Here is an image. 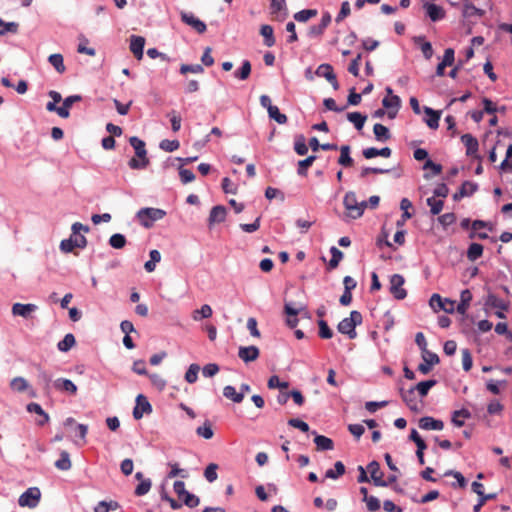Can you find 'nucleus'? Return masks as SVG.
Wrapping results in <instances>:
<instances>
[{
    "mask_svg": "<svg viewBox=\"0 0 512 512\" xmlns=\"http://www.w3.org/2000/svg\"><path fill=\"white\" fill-rule=\"evenodd\" d=\"M130 145L134 148L136 157L129 160V167L131 169H144L149 165V159L147 157V150L145 148V142L136 136H132L129 139Z\"/></svg>",
    "mask_w": 512,
    "mask_h": 512,
    "instance_id": "f257e3e1",
    "label": "nucleus"
},
{
    "mask_svg": "<svg viewBox=\"0 0 512 512\" xmlns=\"http://www.w3.org/2000/svg\"><path fill=\"white\" fill-rule=\"evenodd\" d=\"M343 205L345 208V217L348 219L360 218L365 209L367 208V202L357 200L356 194L353 191H349L343 198Z\"/></svg>",
    "mask_w": 512,
    "mask_h": 512,
    "instance_id": "f03ea898",
    "label": "nucleus"
},
{
    "mask_svg": "<svg viewBox=\"0 0 512 512\" xmlns=\"http://www.w3.org/2000/svg\"><path fill=\"white\" fill-rule=\"evenodd\" d=\"M362 323V315L359 311H351L350 316L341 320L337 326L340 333L348 335L350 339L357 336L355 328Z\"/></svg>",
    "mask_w": 512,
    "mask_h": 512,
    "instance_id": "7ed1b4c3",
    "label": "nucleus"
},
{
    "mask_svg": "<svg viewBox=\"0 0 512 512\" xmlns=\"http://www.w3.org/2000/svg\"><path fill=\"white\" fill-rule=\"evenodd\" d=\"M166 212L159 208H142L137 212V219L145 228H151L155 221L161 220Z\"/></svg>",
    "mask_w": 512,
    "mask_h": 512,
    "instance_id": "20e7f679",
    "label": "nucleus"
},
{
    "mask_svg": "<svg viewBox=\"0 0 512 512\" xmlns=\"http://www.w3.org/2000/svg\"><path fill=\"white\" fill-rule=\"evenodd\" d=\"M41 498V492L37 487H30L22 493L18 499V504L21 507L35 508Z\"/></svg>",
    "mask_w": 512,
    "mask_h": 512,
    "instance_id": "39448f33",
    "label": "nucleus"
},
{
    "mask_svg": "<svg viewBox=\"0 0 512 512\" xmlns=\"http://www.w3.org/2000/svg\"><path fill=\"white\" fill-rule=\"evenodd\" d=\"M405 279L400 274H394L390 277V293L397 300H403L407 296V291L403 288Z\"/></svg>",
    "mask_w": 512,
    "mask_h": 512,
    "instance_id": "423d86ee",
    "label": "nucleus"
},
{
    "mask_svg": "<svg viewBox=\"0 0 512 512\" xmlns=\"http://www.w3.org/2000/svg\"><path fill=\"white\" fill-rule=\"evenodd\" d=\"M87 244V240L83 235L71 236L69 239H64L60 243V249L64 253H69L74 248H84Z\"/></svg>",
    "mask_w": 512,
    "mask_h": 512,
    "instance_id": "0eeeda50",
    "label": "nucleus"
},
{
    "mask_svg": "<svg viewBox=\"0 0 512 512\" xmlns=\"http://www.w3.org/2000/svg\"><path fill=\"white\" fill-rule=\"evenodd\" d=\"M332 20L331 14L329 12H324L321 18V21L317 25H312L308 29V37L310 38H319L324 34L326 28L330 25Z\"/></svg>",
    "mask_w": 512,
    "mask_h": 512,
    "instance_id": "6e6552de",
    "label": "nucleus"
},
{
    "mask_svg": "<svg viewBox=\"0 0 512 512\" xmlns=\"http://www.w3.org/2000/svg\"><path fill=\"white\" fill-rule=\"evenodd\" d=\"M430 305L434 310H443L447 313L455 311L456 302L449 299H442L440 295L433 294L430 298Z\"/></svg>",
    "mask_w": 512,
    "mask_h": 512,
    "instance_id": "1a4fd4ad",
    "label": "nucleus"
},
{
    "mask_svg": "<svg viewBox=\"0 0 512 512\" xmlns=\"http://www.w3.org/2000/svg\"><path fill=\"white\" fill-rule=\"evenodd\" d=\"M315 73L319 77H324L332 85L334 90L339 89L337 77L334 73L333 67L330 64L324 63L319 65Z\"/></svg>",
    "mask_w": 512,
    "mask_h": 512,
    "instance_id": "9d476101",
    "label": "nucleus"
},
{
    "mask_svg": "<svg viewBox=\"0 0 512 512\" xmlns=\"http://www.w3.org/2000/svg\"><path fill=\"white\" fill-rule=\"evenodd\" d=\"M65 426L70 428V434L75 438V443L77 445H82L83 443L78 442L77 439L84 440L87 433V427L83 424H77L72 418H68L66 420Z\"/></svg>",
    "mask_w": 512,
    "mask_h": 512,
    "instance_id": "9b49d317",
    "label": "nucleus"
},
{
    "mask_svg": "<svg viewBox=\"0 0 512 512\" xmlns=\"http://www.w3.org/2000/svg\"><path fill=\"white\" fill-rule=\"evenodd\" d=\"M151 411L152 407L147 398L144 395L139 394L136 397V406L133 410V417L136 420H139L143 417L144 413H150Z\"/></svg>",
    "mask_w": 512,
    "mask_h": 512,
    "instance_id": "f8f14e48",
    "label": "nucleus"
},
{
    "mask_svg": "<svg viewBox=\"0 0 512 512\" xmlns=\"http://www.w3.org/2000/svg\"><path fill=\"white\" fill-rule=\"evenodd\" d=\"M367 470L375 486H387V482L383 480V472L380 470V465L377 461H372L368 464Z\"/></svg>",
    "mask_w": 512,
    "mask_h": 512,
    "instance_id": "ddd939ff",
    "label": "nucleus"
},
{
    "mask_svg": "<svg viewBox=\"0 0 512 512\" xmlns=\"http://www.w3.org/2000/svg\"><path fill=\"white\" fill-rule=\"evenodd\" d=\"M181 20L185 24L191 26L199 34H203L207 29L206 24L203 21H201L200 19H198L197 17H195L193 14H188L186 12H182Z\"/></svg>",
    "mask_w": 512,
    "mask_h": 512,
    "instance_id": "4468645a",
    "label": "nucleus"
},
{
    "mask_svg": "<svg viewBox=\"0 0 512 512\" xmlns=\"http://www.w3.org/2000/svg\"><path fill=\"white\" fill-rule=\"evenodd\" d=\"M423 360L424 362L418 365V371L422 374H428L431 367L439 363L438 355L429 351L423 353Z\"/></svg>",
    "mask_w": 512,
    "mask_h": 512,
    "instance_id": "2eb2a0df",
    "label": "nucleus"
},
{
    "mask_svg": "<svg viewBox=\"0 0 512 512\" xmlns=\"http://www.w3.org/2000/svg\"><path fill=\"white\" fill-rule=\"evenodd\" d=\"M259 354L260 351L256 346H241L238 351V357L246 363L255 361Z\"/></svg>",
    "mask_w": 512,
    "mask_h": 512,
    "instance_id": "dca6fc26",
    "label": "nucleus"
},
{
    "mask_svg": "<svg viewBox=\"0 0 512 512\" xmlns=\"http://www.w3.org/2000/svg\"><path fill=\"white\" fill-rule=\"evenodd\" d=\"M382 105L389 110V118H394L401 106V100L397 95H391L390 97H385L382 100Z\"/></svg>",
    "mask_w": 512,
    "mask_h": 512,
    "instance_id": "f3484780",
    "label": "nucleus"
},
{
    "mask_svg": "<svg viewBox=\"0 0 512 512\" xmlns=\"http://www.w3.org/2000/svg\"><path fill=\"white\" fill-rule=\"evenodd\" d=\"M53 386L56 390L60 392H66L70 395H75L77 393V386L69 379L66 378H58L53 382Z\"/></svg>",
    "mask_w": 512,
    "mask_h": 512,
    "instance_id": "a211bd4d",
    "label": "nucleus"
},
{
    "mask_svg": "<svg viewBox=\"0 0 512 512\" xmlns=\"http://www.w3.org/2000/svg\"><path fill=\"white\" fill-rule=\"evenodd\" d=\"M145 45V38L142 36L132 35L130 40V50L136 59L143 58V49Z\"/></svg>",
    "mask_w": 512,
    "mask_h": 512,
    "instance_id": "6ab92c4d",
    "label": "nucleus"
},
{
    "mask_svg": "<svg viewBox=\"0 0 512 512\" xmlns=\"http://www.w3.org/2000/svg\"><path fill=\"white\" fill-rule=\"evenodd\" d=\"M477 189H478L477 183L471 182V181H465L462 183L459 191L453 195V199L455 201H458L463 197L471 196L477 191Z\"/></svg>",
    "mask_w": 512,
    "mask_h": 512,
    "instance_id": "aec40b11",
    "label": "nucleus"
},
{
    "mask_svg": "<svg viewBox=\"0 0 512 512\" xmlns=\"http://www.w3.org/2000/svg\"><path fill=\"white\" fill-rule=\"evenodd\" d=\"M424 8L426 10L427 16L431 19V21L436 22L443 19L446 15L445 10L436 4L433 3H425Z\"/></svg>",
    "mask_w": 512,
    "mask_h": 512,
    "instance_id": "412c9836",
    "label": "nucleus"
},
{
    "mask_svg": "<svg viewBox=\"0 0 512 512\" xmlns=\"http://www.w3.org/2000/svg\"><path fill=\"white\" fill-rule=\"evenodd\" d=\"M37 306L35 304H22L15 303L12 306V314L15 316H21L23 318H29L33 312H35Z\"/></svg>",
    "mask_w": 512,
    "mask_h": 512,
    "instance_id": "4be33fe9",
    "label": "nucleus"
},
{
    "mask_svg": "<svg viewBox=\"0 0 512 512\" xmlns=\"http://www.w3.org/2000/svg\"><path fill=\"white\" fill-rule=\"evenodd\" d=\"M461 141L466 147V154L468 156H475L479 147L478 140L471 134L467 133L461 136Z\"/></svg>",
    "mask_w": 512,
    "mask_h": 512,
    "instance_id": "5701e85b",
    "label": "nucleus"
},
{
    "mask_svg": "<svg viewBox=\"0 0 512 512\" xmlns=\"http://www.w3.org/2000/svg\"><path fill=\"white\" fill-rule=\"evenodd\" d=\"M443 422L433 417L425 416L419 420V427L423 430H442Z\"/></svg>",
    "mask_w": 512,
    "mask_h": 512,
    "instance_id": "b1692460",
    "label": "nucleus"
},
{
    "mask_svg": "<svg viewBox=\"0 0 512 512\" xmlns=\"http://www.w3.org/2000/svg\"><path fill=\"white\" fill-rule=\"evenodd\" d=\"M415 391L416 390H415L414 387L410 388L409 390H404V389L400 390L401 397H402L403 401L407 404V406L411 410H417L418 409V403H417V400H416V393H415Z\"/></svg>",
    "mask_w": 512,
    "mask_h": 512,
    "instance_id": "393cba45",
    "label": "nucleus"
},
{
    "mask_svg": "<svg viewBox=\"0 0 512 512\" xmlns=\"http://www.w3.org/2000/svg\"><path fill=\"white\" fill-rule=\"evenodd\" d=\"M392 150L389 147H384L381 149H377L374 147H369L363 150L362 154L366 159H372L377 156H382L388 158L391 156Z\"/></svg>",
    "mask_w": 512,
    "mask_h": 512,
    "instance_id": "a878e982",
    "label": "nucleus"
},
{
    "mask_svg": "<svg viewBox=\"0 0 512 512\" xmlns=\"http://www.w3.org/2000/svg\"><path fill=\"white\" fill-rule=\"evenodd\" d=\"M226 218V208L222 205L214 206L209 215V224L221 223Z\"/></svg>",
    "mask_w": 512,
    "mask_h": 512,
    "instance_id": "bb28decb",
    "label": "nucleus"
},
{
    "mask_svg": "<svg viewBox=\"0 0 512 512\" xmlns=\"http://www.w3.org/2000/svg\"><path fill=\"white\" fill-rule=\"evenodd\" d=\"M424 112L428 116V119H426L427 126L431 129H437L439 126L441 112L435 111L430 107H424Z\"/></svg>",
    "mask_w": 512,
    "mask_h": 512,
    "instance_id": "cd10ccee",
    "label": "nucleus"
},
{
    "mask_svg": "<svg viewBox=\"0 0 512 512\" xmlns=\"http://www.w3.org/2000/svg\"><path fill=\"white\" fill-rule=\"evenodd\" d=\"M260 34L264 38L265 46L272 47L275 45L274 30L271 25H262L260 28Z\"/></svg>",
    "mask_w": 512,
    "mask_h": 512,
    "instance_id": "c85d7f7f",
    "label": "nucleus"
},
{
    "mask_svg": "<svg viewBox=\"0 0 512 512\" xmlns=\"http://www.w3.org/2000/svg\"><path fill=\"white\" fill-rule=\"evenodd\" d=\"M284 311L287 314L286 323L290 328H295L298 325L297 315L299 313L298 309L293 308L290 304L286 303L284 306Z\"/></svg>",
    "mask_w": 512,
    "mask_h": 512,
    "instance_id": "c756f323",
    "label": "nucleus"
},
{
    "mask_svg": "<svg viewBox=\"0 0 512 512\" xmlns=\"http://www.w3.org/2000/svg\"><path fill=\"white\" fill-rule=\"evenodd\" d=\"M27 410L30 413H36L39 416V419H37V423L39 425H44L49 420L48 414L45 413L42 407L37 403L28 404Z\"/></svg>",
    "mask_w": 512,
    "mask_h": 512,
    "instance_id": "7c9ffc66",
    "label": "nucleus"
},
{
    "mask_svg": "<svg viewBox=\"0 0 512 512\" xmlns=\"http://www.w3.org/2000/svg\"><path fill=\"white\" fill-rule=\"evenodd\" d=\"M414 43L420 45L421 51L426 59H430L433 55V48L430 42L425 41L424 36L414 37Z\"/></svg>",
    "mask_w": 512,
    "mask_h": 512,
    "instance_id": "2f4dec72",
    "label": "nucleus"
},
{
    "mask_svg": "<svg viewBox=\"0 0 512 512\" xmlns=\"http://www.w3.org/2000/svg\"><path fill=\"white\" fill-rule=\"evenodd\" d=\"M373 133L375 135V138L381 142H385L391 138L389 129L380 123H376L374 125Z\"/></svg>",
    "mask_w": 512,
    "mask_h": 512,
    "instance_id": "473e14b6",
    "label": "nucleus"
},
{
    "mask_svg": "<svg viewBox=\"0 0 512 512\" xmlns=\"http://www.w3.org/2000/svg\"><path fill=\"white\" fill-rule=\"evenodd\" d=\"M485 305L488 307L497 308L500 310L508 309V304L505 301H503L502 299H500L499 297H497L495 294H492V293L488 294L486 301H485Z\"/></svg>",
    "mask_w": 512,
    "mask_h": 512,
    "instance_id": "72a5a7b5",
    "label": "nucleus"
},
{
    "mask_svg": "<svg viewBox=\"0 0 512 512\" xmlns=\"http://www.w3.org/2000/svg\"><path fill=\"white\" fill-rule=\"evenodd\" d=\"M119 508H120V504L117 501H114V500L100 501L94 507V512H109V511H115Z\"/></svg>",
    "mask_w": 512,
    "mask_h": 512,
    "instance_id": "f704fd0d",
    "label": "nucleus"
},
{
    "mask_svg": "<svg viewBox=\"0 0 512 512\" xmlns=\"http://www.w3.org/2000/svg\"><path fill=\"white\" fill-rule=\"evenodd\" d=\"M338 163L344 167H351L354 163L353 159L350 157V146L343 145L340 148V157L338 159Z\"/></svg>",
    "mask_w": 512,
    "mask_h": 512,
    "instance_id": "c9c22d12",
    "label": "nucleus"
},
{
    "mask_svg": "<svg viewBox=\"0 0 512 512\" xmlns=\"http://www.w3.org/2000/svg\"><path fill=\"white\" fill-rule=\"evenodd\" d=\"M462 14L465 18H471L474 16L482 17L484 15V11L475 7L472 3L465 2L463 4Z\"/></svg>",
    "mask_w": 512,
    "mask_h": 512,
    "instance_id": "e433bc0d",
    "label": "nucleus"
},
{
    "mask_svg": "<svg viewBox=\"0 0 512 512\" xmlns=\"http://www.w3.org/2000/svg\"><path fill=\"white\" fill-rule=\"evenodd\" d=\"M49 63L55 68V70L62 74L65 72L66 67L64 65L63 56L59 53L51 54L48 58Z\"/></svg>",
    "mask_w": 512,
    "mask_h": 512,
    "instance_id": "4c0bfd02",
    "label": "nucleus"
},
{
    "mask_svg": "<svg viewBox=\"0 0 512 512\" xmlns=\"http://www.w3.org/2000/svg\"><path fill=\"white\" fill-rule=\"evenodd\" d=\"M212 308L208 304H204L200 309H196L192 312V319L194 321H200L204 318H209L212 316Z\"/></svg>",
    "mask_w": 512,
    "mask_h": 512,
    "instance_id": "58836bf2",
    "label": "nucleus"
},
{
    "mask_svg": "<svg viewBox=\"0 0 512 512\" xmlns=\"http://www.w3.org/2000/svg\"><path fill=\"white\" fill-rule=\"evenodd\" d=\"M223 395L234 403H241L243 401V393L237 392L235 387L231 385L224 387Z\"/></svg>",
    "mask_w": 512,
    "mask_h": 512,
    "instance_id": "ea45409f",
    "label": "nucleus"
},
{
    "mask_svg": "<svg viewBox=\"0 0 512 512\" xmlns=\"http://www.w3.org/2000/svg\"><path fill=\"white\" fill-rule=\"evenodd\" d=\"M483 246L479 243H471L467 250V258L470 261H476L483 254Z\"/></svg>",
    "mask_w": 512,
    "mask_h": 512,
    "instance_id": "a19ab883",
    "label": "nucleus"
},
{
    "mask_svg": "<svg viewBox=\"0 0 512 512\" xmlns=\"http://www.w3.org/2000/svg\"><path fill=\"white\" fill-rule=\"evenodd\" d=\"M71 460L68 452L63 451L60 458L55 461V467L61 471H67L71 468Z\"/></svg>",
    "mask_w": 512,
    "mask_h": 512,
    "instance_id": "79ce46f5",
    "label": "nucleus"
},
{
    "mask_svg": "<svg viewBox=\"0 0 512 512\" xmlns=\"http://www.w3.org/2000/svg\"><path fill=\"white\" fill-rule=\"evenodd\" d=\"M76 344V340L73 334L68 333L64 338L57 344V347L62 352L69 351Z\"/></svg>",
    "mask_w": 512,
    "mask_h": 512,
    "instance_id": "37998d69",
    "label": "nucleus"
},
{
    "mask_svg": "<svg viewBox=\"0 0 512 512\" xmlns=\"http://www.w3.org/2000/svg\"><path fill=\"white\" fill-rule=\"evenodd\" d=\"M437 384V381L434 379L426 380L419 382L414 388L419 393L421 397H425L429 390Z\"/></svg>",
    "mask_w": 512,
    "mask_h": 512,
    "instance_id": "c03bdc74",
    "label": "nucleus"
},
{
    "mask_svg": "<svg viewBox=\"0 0 512 512\" xmlns=\"http://www.w3.org/2000/svg\"><path fill=\"white\" fill-rule=\"evenodd\" d=\"M347 119L354 124L356 129L361 130L365 124L367 117L359 112H351L347 114Z\"/></svg>",
    "mask_w": 512,
    "mask_h": 512,
    "instance_id": "a18cd8bd",
    "label": "nucleus"
},
{
    "mask_svg": "<svg viewBox=\"0 0 512 512\" xmlns=\"http://www.w3.org/2000/svg\"><path fill=\"white\" fill-rule=\"evenodd\" d=\"M345 473V466L341 461H337L334 469H328L325 473L326 478L337 479Z\"/></svg>",
    "mask_w": 512,
    "mask_h": 512,
    "instance_id": "49530a36",
    "label": "nucleus"
},
{
    "mask_svg": "<svg viewBox=\"0 0 512 512\" xmlns=\"http://www.w3.org/2000/svg\"><path fill=\"white\" fill-rule=\"evenodd\" d=\"M470 412L467 409L457 410L453 413L452 422L457 427L464 425V420L470 417Z\"/></svg>",
    "mask_w": 512,
    "mask_h": 512,
    "instance_id": "de8ad7c7",
    "label": "nucleus"
},
{
    "mask_svg": "<svg viewBox=\"0 0 512 512\" xmlns=\"http://www.w3.org/2000/svg\"><path fill=\"white\" fill-rule=\"evenodd\" d=\"M316 9H304L294 14V19L298 22H307L311 18L317 16Z\"/></svg>",
    "mask_w": 512,
    "mask_h": 512,
    "instance_id": "09e8293b",
    "label": "nucleus"
},
{
    "mask_svg": "<svg viewBox=\"0 0 512 512\" xmlns=\"http://www.w3.org/2000/svg\"><path fill=\"white\" fill-rule=\"evenodd\" d=\"M315 160H316L315 155H310L306 159L300 160L298 162V169H297L298 174L301 176H306L307 169L313 165Z\"/></svg>",
    "mask_w": 512,
    "mask_h": 512,
    "instance_id": "8fccbe9b",
    "label": "nucleus"
},
{
    "mask_svg": "<svg viewBox=\"0 0 512 512\" xmlns=\"http://www.w3.org/2000/svg\"><path fill=\"white\" fill-rule=\"evenodd\" d=\"M80 101H82V96L81 95H71V96L66 97L63 100V104L61 106V108L66 111V115H63V118H65V119L68 118L70 116L69 109L72 107V105L74 103H77V102H80Z\"/></svg>",
    "mask_w": 512,
    "mask_h": 512,
    "instance_id": "3c124183",
    "label": "nucleus"
},
{
    "mask_svg": "<svg viewBox=\"0 0 512 512\" xmlns=\"http://www.w3.org/2000/svg\"><path fill=\"white\" fill-rule=\"evenodd\" d=\"M312 435H314V443L317 448H333L334 443L332 439L323 435H317L315 431L312 432Z\"/></svg>",
    "mask_w": 512,
    "mask_h": 512,
    "instance_id": "603ef678",
    "label": "nucleus"
},
{
    "mask_svg": "<svg viewBox=\"0 0 512 512\" xmlns=\"http://www.w3.org/2000/svg\"><path fill=\"white\" fill-rule=\"evenodd\" d=\"M267 112L269 117L275 120L278 124H285L288 121L287 116L285 114H282L279 111V108L275 105L273 107H269V110Z\"/></svg>",
    "mask_w": 512,
    "mask_h": 512,
    "instance_id": "864d4df0",
    "label": "nucleus"
},
{
    "mask_svg": "<svg viewBox=\"0 0 512 512\" xmlns=\"http://www.w3.org/2000/svg\"><path fill=\"white\" fill-rule=\"evenodd\" d=\"M10 387L16 392H23L29 387V384L23 377H15L11 380Z\"/></svg>",
    "mask_w": 512,
    "mask_h": 512,
    "instance_id": "5fc2aeb1",
    "label": "nucleus"
},
{
    "mask_svg": "<svg viewBox=\"0 0 512 512\" xmlns=\"http://www.w3.org/2000/svg\"><path fill=\"white\" fill-rule=\"evenodd\" d=\"M251 74V63L248 60L243 61L242 66L235 72V77L240 80H246Z\"/></svg>",
    "mask_w": 512,
    "mask_h": 512,
    "instance_id": "6e6d98bb",
    "label": "nucleus"
},
{
    "mask_svg": "<svg viewBox=\"0 0 512 512\" xmlns=\"http://www.w3.org/2000/svg\"><path fill=\"white\" fill-rule=\"evenodd\" d=\"M427 205L430 207V211L433 215H438L444 206L443 200H437L435 197H429L427 199Z\"/></svg>",
    "mask_w": 512,
    "mask_h": 512,
    "instance_id": "4d7b16f0",
    "label": "nucleus"
},
{
    "mask_svg": "<svg viewBox=\"0 0 512 512\" xmlns=\"http://www.w3.org/2000/svg\"><path fill=\"white\" fill-rule=\"evenodd\" d=\"M199 370L198 364H191L185 373V380L190 384L195 383L198 379Z\"/></svg>",
    "mask_w": 512,
    "mask_h": 512,
    "instance_id": "13d9d810",
    "label": "nucleus"
},
{
    "mask_svg": "<svg viewBox=\"0 0 512 512\" xmlns=\"http://www.w3.org/2000/svg\"><path fill=\"white\" fill-rule=\"evenodd\" d=\"M109 244L114 249H122L126 245V238L120 233L113 234L109 239Z\"/></svg>",
    "mask_w": 512,
    "mask_h": 512,
    "instance_id": "bf43d9fd",
    "label": "nucleus"
},
{
    "mask_svg": "<svg viewBox=\"0 0 512 512\" xmlns=\"http://www.w3.org/2000/svg\"><path fill=\"white\" fill-rule=\"evenodd\" d=\"M294 150L298 155H306L308 152V146L306 145L305 138L300 135L296 138L294 143Z\"/></svg>",
    "mask_w": 512,
    "mask_h": 512,
    "instance_id": "052dcab7",
    "label": "nucleus"
},
{
    "mask_svg": "<svg viewBox=\"0 0 512 512\" xmlns=\"http://www.w3.org/2000/svg\"><path fill=\"white\" fill-rule=\"evenodd\" d=\"M18 23L16 22H4L0 19V35H4L7 32L17 33L18 32Z\"/></svg>",
    "mask_w": 512,
    "mask_h": 512,
    "instance_id": "680f3d73",
    "label": "nucleus"
},
{
    "mask_svg": "<svg viewBox=\"0 0 512 512\" xmlns=\"http://www.w3.org/2000/svg\"><path fill=\"white\" fill-rule=\"evenodd\" d=\"M181 74L194 73L200 74L204 72L202 65L200 64H182L180 67Z\"/></svg>",
    "mask_w": 512,
    "mask_h": 512,
    "instance_id": "e2e57ef3",
    "label": "nucleus"
},
{
    "mask_svg": "<svg viewBox=\"0 0 512 512\" xmlns=\"http://www.w3.org/2000/svg\"><path fill=\"white\" fill-rule=\"evenodd\" d=\"M217 469L218 465L215 463H211L206 467L204 471V477L208 482L212 483L217 479Z\"/></svg>",
    "mask_w": 512,
    "mask_h": 512,
    "instance_id": "0e129e2a",
    "label": "nucleus"
},
{
    "mask_svg": "<svg viewBox=\"0 0 512 512\" xmlns=\"http://www.w3.org/2000/svg\"><path fill=\"white\" fill-rule=\"evenodd\" d=\"M318 326H319V336L322 339H330V338H332L333 332L330 329V327L328 326L326 321L319 320Z\"/></svg>",
    "mask_w": 512,
    "mask_h": 512,
    "instance_id": "69168bd1",
    "label": "nucleus"
},
{
    "mask_svg": "<svg viewBox=\"0 0 512 512\" xmlns=\"http://www.w3.org/2000/svg\"><path fill=\"white\" fill-rule=\"evenodd\" d=\"M148 377L154 387L162 391L166 386V381L157 373L148 374Z\"/></svg>",
    "mask_w": 512,
    "mask_h": 512,
    "instance_id": "338daca9",
    "label": "nucleus"
},
{
    "mask_svg": "<svg viewBox=\"0 0 512 512\" xmlns=\"http://www.w3.org/2000/svg\"><path fill=\"white\" fill-rule=\"evenodd\" d=\"M150 488H151V480L150 479L142 480L136 486L135 495L143 496V495H145V494H147L149 492Z\"/></svg>",
    "mask_w": 512,
    "mask_h": 512,
    "instance_id": "774afa93",
    "label": "nucleus"
}]
</instances>
